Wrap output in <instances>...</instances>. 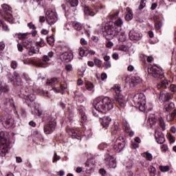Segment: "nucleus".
I'll return each instance as SVG.
<instances>
[{
  "label": "nucleus",
  "instance_id": "obj_27",
  "mask_svg": "<svg viewBox=\"0 0 176 176\" xmlns=\"http://www.w3.org/2000/svg\"><path fill=\"white\" fill-rule=\"evenodd\" d=\"M55 129L56 125H54V122L53 124H47L44 126V133L45 134H52Z\"/></svg>",
  "mask_w": 176,
  "mask_h": 176
},
{
  "label": "nucleus",
  "instance_id": "obj_40",
  "mask_svg": "<svg viewBox=\"0 0 176 176\" xmlns=\"http://www.w3.org/2000/svg\"><path fill=\"white\" fill-rule=\"evenodd\" d=\"M85 87L89 91H93L94 89V85L91 82L87 81L85 82Z\"/></svg>",
  "mask_w": 176,
  "mask_h": 176
},
{
  "label": "nucleus",
  "instance_id": "obj_42",
  "mask_svg": "<svg viewBox=\"0 0 176 176\" xmlns=\"http://www.w3.org/2000/svg\"><path fill=\"white\" fill-rule=\"evenodd\" d=\"M73 27L76 31H80L82 30V24L79 22H74Z\"/></svg>",
  "mask_w": 176,
  "mask_h": 176
},
{
  "label": "nucleus",
  "instance_id": "obj_15",
  "mask_svg": "<svg viewBox=\"0 0 176 176\" xmlns=\"http://www.w3.org/2000/svg\"><path fill=\"white\" fill-rule=\"evenodd\" d=\"M0 120L3 127L6 129H10V127H13L14 125V120L10 116H8V117H1Z\"/></svg>",
  "mask_w": 176,
  "mask_h": 176
},
{
  "label": "nucleus",
  "instance_id": "obj_8",
  "mask_svg": "<svg viewBox=\"0 0 176 176\" xmlns=\"http://www.w3.org/2000/svg\"><path fill=\"white\" fill-rule=\"evenodd\" d=\"M45 14L46 21L49 25H53V24H55L57 20H58V16L54 9L48 8L45 10Z\"/></svg>",
  "mask_w": 176,
  "mask_h": 176
},
{
  "label": "nucleus",
  "instance_id": "obj_19",
  "mask_svg": "<svg viewBox=\"0 0 176 176\" xmlns=\"http://www.w3.org/2000/svg\"><path fill=\"white\" fill-rule=\"evenodd\" d=\"M68 3L70 5V8L68 10L67 7L65 8V10L67 12H65L66 17H68V12H75L76 10V6H78V4L79 3V1L78 0H68Z\"/></svg>",
  "mask_w": 176,
  "mask_h": 176
},
{
  "label": "nucleus",
  "instance_id": "obj_62",
  "mask_svg": "<svg viewBox=\"0 0 176 176\" xmlns=\"http://www.w3.org/2000/svg\"><path fill=\"white\" fill-rule=\"evenodd\" d=\"M99 173L102 176H107V170L104 168H100Z\"/></svg>",
  "mask_w": 176,
  "mask_h": 176
},
{
  "label": "nucleus",
  "instance_id": "obj_43",
  "mask_svg": "<svg viewBox=\"0 0 176 176\" xmlns=\"http://www.w3.org/2000/svg\"><path fill=\"white\" fill-rule=\"evenodd\" d=\"M2 28L3 31H9V28L8 25H6L3 21L0 20V28Z\"/></svg>",
  "mask_w": 176,
  "mask_h": 176
},
{
  "label": "nucleus",
  "instance_id": "obj_32",
  "mask_svg": "<svg viewBox=\"0 0 176 176\" xmlns=\"http://www.w3.org/2000/svg\"><path fill=\"white\" fill-rule=\"evenodd\" d=\"M126 14L125 16V20H126V21H130L131 20H133V10H131L129 7L126 8Z\"/></svg>",
  "mask_w": 176,
  "mask_h": 176
},
{
  "label": "nucleus",
  "instance_id": "obj_21",
  "mask_svg": "<svg viewBox=\"0 0 176 176\" xmlns=\"http://www.w3.org/2000/svg\"><path fill=\"white\" fill-rule=\"evenodd\" d=\"M85 171L87 174H91L94 171V168L96 167L94 160H88L85 164Z\"/></svg>",
  "mask_w": 176,
  "mask_h": 176
},
{
  "label": "nucleus",
  "instance_id": "obj_46",
  "mask_svg": "<svg viewBox=\"0 0 176 176\" xmlns=\"http://www.w3.org/2000/svg\"><path fill=\"white\" fill-rule=\"evenodd\" d=\"M145 6H146V0H141L140 6L138 7V10H142V9L145 8Z\"/></svg>",
  "mask_w": 176,
  "mask_h": 176
},
{
  "label": "nucleus",
  "instance_id": "obj_34",
  "mask_svg": "<svg viewBox=\"0 0 176 176\" xmlns=\"http://www.w3.org/2000/svg\"><path fill=\"white\" fill-rule=\"evenodd\" d=\"M174 108H175V104L173 102H170L164 105L163 111L164 112H170Z\"/></svg>",
  "mask_w": 176,
  "mask_h": 176
},
{
  "label": "nucleus",
  "instance_id": "obj_64",
  "mask_svg": "<svg viewBox=\"0 0 176 176\" xmlns=\"http://www.w3.org/2000/svg\"><path fill=\"white\" fill-rule=\"evenodd\" d=\"M141 165L142 166V167H148V166H149V162H148L147 160L141 162Z\"/></svg>",
  "mask_w": 176,
  "mask_h": 176
},
{
  "label": "nucleus",
  "instance_id": "obj_3",
  "mask_svg": "<svg viewBox=\"0 0 176 176\" xmlns=\"http://www.w3.org/2000/svg\"><path fill=\"white\" fill-rule=\"evenodd\" d=\"M22 78L26 80L28 85H30V87H22L20 90L19 97L20 98H23V100H25L26 102H28L29 101L32 102L36 98L35 95L32 94L34 92L32 90V86H34V82L32 81V80H31V78H30L28 75L25 74L22 75Z\"/></svg>",
  "mask_w": 176,
  "mask_h": 176
},
{
  "label": "nucleus",
  "instance_id": "obj_7",
  "mask_svg": "<svg viewBox=\"0 0 176 176\" xmlns=\"http://www.w3.org/2000/svg\"><path fill=\"white\" fill-rule=\"evenodd\" d=\"M133 101L136 108H139L141 112L146 111V107L145 106V104H146V97H145L144 93L136 94L133 96Z\"/></svg>",
  "mask_w": 176,
  "mask_h": 176
},
{
  "label": "nucleus",
  "instance_id": "obj_11",
  "mask_svg": "<svg viewBox=\"0 0 176 176\" xmlns=\"http://www.w3.org/2000/svg\"><path fill=\"white\" fill-rule=\"evenodd\" d=\"M27 35H28L27 33H20L18 34V38L22 41L23 45L24 47H25V49H27V50H28L32 47L34 43L32 42L31 38L27 37Z\"/></svg>",
  "mask_w": 176,
  "mask_h": 176
},
{
  "label": "nucleus",
  "instance_id": "obj_41",
  "mask_svg": "<svg viewBox=\"0 0 176 176\" xmlns=\"http://www.w3.org/2000/svg\"><path fill=\"white\" fill-rule=\"evenodd\" d=\"M148 172L151 176H155L156 175V168H155L153 166H150L148 167Z\"/></svg>",
  "mask_w": 176,
  "mask_h": 176
},
{
  "label": "nucleus",
  "instance_id": "obj_63",
  "mask_svg": "<svg viewBox=\"0 0 176 176\" xmlns=\"http://www.w3.org/2000/svg\"><path fill=\"white\" fill-rule=\"evenodd\" d=\"M144 58H146L148 63H152L153 61V57L152 56H144Z\"/></svg>",
  "mask_w": 176,
  "mask_h": 176
},
{
  "label": "nucleus",
  "instance_id": "obj_20",
  "mask_svg": "<svg viewBox=\"0 0 176 176\" xmlns=\"http://www.w3.org/2000/svg\"><path fill=\"white\" fill-rule=\"evenodd\" d=\"M67 133H68L69 135L72 136V138H76V140H82V134L80 132H78V130H75L74 129L69 128L66 129Z\"/></svg>",
  "mask_w": 176,
  "mask_h": 176
},
{
  "label": "nucleus",
  "instance_id": "obj_58",
  "mask_svg": "<svg viewBox=\"0 0 176 176\" xmlns=\"http://www.w3.org/2000/svg\"><path fill=\"white\" fill-rule=\"evenodd\" d=\"M172 54V64L176 65V52H173Z\"/></svg>",
  "mask_w": 176,
  "mask_h": 176
},
{
  "label": "nucleus",
  "instance_id": "obj_31",
  "mask_svg": "<svg viewBox=\"0 0 176 176\" xmlns=\"http://www.w3.org/2000/svg\"><path fill=\"white\" fill-rule=\"evenodd\" d=\"M141 82H142V80L139 76H133L129 81L133 86H136L138 83H141Z\"/></svg>",
  "mask_w": 176,
  "mask_h": 176
},
{
  "label": "nucleus",
  "instance_id": "obj_55",
  "mask_svg": "<svg viewBox=\"0 0 176 176\" xmlns=\"http://www.w3.org/2000/svg\"><path fill=\"white\" fill-rule=\"evenodd\" d=\"M168 139L169 140V142L170 144H174V142H175V138H174V136L171 134L168 135Z\"/></svg>",
  "mask_w": 176,
  "mask_h": 176
},
{
  "label": "nucleus",
  "instance_id": "obj_53",
  "mask_svg": "<svg viewBox=\"0 0 176 176\" xmlns=\"http://www.w3.org/2000/svg\"><path fill=\"white\" fill-rule=\"evenodd\" d=\"M118 50H120L121 52H128L129 51V47H127L124 45H122L119 47Z\"/></svg>",
  "mask_w": 176,
  "mask_h": 176
},
{
  "label": "nucleus",
  "instance_id": "obj_5",
  "mask_svg": "<svg viewBox=\"0 0 176 176\" xmlns=\"http://www.w3.org/2000/svg\"><path fill=\"white\" fill-rule=\"evenodd\" d=\"M159 121V124L161 129L164 131L166 130V124L164 123V120L159 114V113H151L148 115L147 120V125L149 127H153V124H156V122Z\"/></svg>",
  "mask_w": 176,
  "mask_h": 176
},
{
  "label": "nucleus",
  "instance_id": "obj_6",
  "mask_svg": "<svg viewBox=\"0 0 176 176\" xmlns=\"http://www.w3.org/2000/svg\"><path fill=\"white\" fill-rule=\"evenodd\" d=\"M124 145H126V142H124L123 136H120L115 142H112L110 146V149L107 148V152H109L110 153H119V152L123 151Z\"/></svg>",
  "mask_w": 176,
  "mask_h": 176
},
{
  "label": "nucleus",
  "instance_id": "obj_14",
  "mask_svg": "<svg viewBox=\"0 0 176 176\" xmlns=\"http://www.w3.org/2000/svg\"><path fill=\"white\" fill-rule=\"evenodd\" d=\"M104 163L107 166H109V168H116V158L115 157L106 154L104 155Z\"/></svg>",
  "mask_w": 176,
  "mask_h": 176
},
{
  "label": "nucleus",
  "instance_id": "obj_35",
  "mask_svg": "<svg viewBox=\"0 0 176 176\" xmlns=\"http://www.w3.org/2000/svg\"><path fill=\"white\" fill-rule=\"evenodd\" d=\"M84 12L86 16H96V12L93 11V9L89 8L88 6L85 7Z\"/></svg>",
  "mask_w": 176,
  "mask_h": 176
},
{
  "label": "nucleus",
  "instance_id": "obj_13",
  "mask_svg": "<svg viewBox=\"0 0 176 176\" xmlns=\"http://www.w3.org/2000/svg\"><path fill=\"white\" fill-rule=\"evenodd\" d=\"M7 79H8V82H13L15 79V86H23V81L21 80V78H20V75L16 72H14V76L12 74L8 73L7 74Z\"/></svg>",
  "mask_w": 176,
  "mask_h": 176
},
{
  "label": "nucleus",
  "instance_id": "obj_50",
  "mask_svg": "<svg viewBox=\"0 0 176 176\" xmlns=\"http://www.w3.org/2000/svg\"><path fill=\"white\" fill-rule=\"evenodd\" d=\"M3 49H5V43H0V58L3 56Z\"/></svg>",
  "mask_w": 176,
  "mask_h": 176
},
{
  "label": "nucleus",
  "instance_id": "obj_45",
  "mask_svg": "<svg viewBox=\"0 0 176 176\" xmlns=\"http://www.w3.org/2000/svg\"><path fill=\"white\" fill-rule=\"evenodd\" d=\"M160 170L162 173H167V171H170V166H160Z\"/></svg>",
  "mask_w": 176,
  "mask_h": 176
},
{
  "label": "nucleus",
  "instance_id": "obj_1",
  "mask_svg": "<svg viewBox=\"0 0 176 176\" xmlns=\"http://www.w3.org/2000/svg\"><path fill=\"white\" fill-rule=\"evenodd\" d=\"M122 25H123V21L122 19L118 18L114 22L109 21L107 23H102L99 32L109 39L113 38L114 36L119 38L122 31Z\"/></svg>",
  "mask_w": 176,
  "mask_h": 176
},
{
  "label": "nucleus",
  "instance_id": "obj_38",
  "mask_svg": "<svg viewBox=\"0 0 176 176\" xmlns=\"http://www.w3.org/2000/svg\"><path fill=\"white\" fill-rule=\"evenodd\" d=\"M0 91L2 93H8L9 91V86L6 84H2V81L0 80Z\"/></svg>",
  "mask_w": 176,
  "mask_h": 176
},
{
  "label": "nucleus",
  "instance_id": "obj_16",
  "mask_svg": "<svg viewBox=\"0 0 176 176\" xmlns=\"http://www.w3.org/2000/svg\"><path fill=\"white\" fill-rule=\"evenodd\" d=\"M169 85H170V81L168 80H164L157 85V88L162 89V87L164 89H167V87H169V90L170 93H176V85H170L169 86Z\"/></svg>",
  "mask_w": 176,
  "mask_h": 176
},
{
  "label": "nucleus",
  "instance_id": "obj_48",
  "mask_svg": "<svg viewBox=\"0 0 176 176\" xmlns=\"http://www.w3.org/2000/svg\"><path fill=\"white\" fill-rule=\"evenodd\" d=\"M79 55L81 57H83L84 56H87V50L83 49V48H80L79 49Z\"/></svg>",
  "mask_w": 176,
  "mask_h": 176
},
{
  "label": "nucleus",
  "instance_id": "obj_4",
  "mask_svg": "<svg viewBox=\"0 0 176 176\" xmlns=\"http://www.w3.org/2000/svg\"><path fill=\"white\" fill-rule=\"evenodd\" d=\"M111 89L113 90L116 93L114 96L115 101L118 104L120 108H124V107H126V98L122 95V87H120V85L116 84Z\"/></svg>",
  "mask_w": 176,
  "mask_h": 176
},
{
  "label": "nucleus",
  "instance_id": "obj_52",
  "mask_svg": "<svg viewBox=\"0 0 176 176\" xmlns=\"http://www.w3.org/2000/svg\"><path fill=\"white\" fill-rule=\"evenodd\" d=\"M54 37L51 36L47 38V42L49 45H53L54 43Z\"/></svg>",
  "mask_w": 176,
  "mask_h": 176
},
{
  "label": "nucleus",
  "instance_id": "obj_26",
  "mask_svg": "<svg viewBox=\"0 0 176 176\" xmlns=\"http://www.w3.org/2000/svg\"><path fill=\"white\" fill-rule=\"evenodd\" d=\"M78 111L80 115L81 123L87 122V116H86V108L83 106H79Z\"/></svg>",
  "mask_w": 176,
  "mask_h": 176
},
{
  "label": "nucleus",
  "instance_id": "obj_36",
  "mask_svg": "<svg viewBox=\"0 0 176 176\" xmlns=\"http://www.w3.org/2000/svg\"><path fill=\"white\" fill-rule=\"evenodd\" d=\"M142 156L148 162H152L153 159V155H152V154L148 151L142 153Z\"/></svg>",
  "mask_w": 176,
  "mask_h": 176
},
{
  "label": "nucleus",
  "instance_id": "obj_51",
  "mask_svg": "<svg viewBox=\"0 0 176 176\" xmlns=\"http://www.w3.org/2000/svg\"><path fill=\"white\" fill-rule=\"evenodd\" d=\"M57 82H58V78H53L50 80H48L47 81V85H52L53 83H57Z\"/></svg>",
  "mask_w": 176,
  "mask_h": 176
},
{
  "label": "nucleus",
  "instance_id": "obj_28",
  "mask_svg": "<svg viewBox=\"0 0 176 176\" xmlns=\"http://www.w3.org/2000/svg\"><path fill=\"white\" fill-rule=\"evenodd\" d=\"M44 120H46L49 124H53L54 123V126H56V118L52 116L51 113L45 114L44 116Z\"/></svg>",
  "mask_w": 176,
  "mask_h": 176
},
{
  "label": "nucleus",
  "instance_id": "obj_25",
  "mask_svg": "<svg viewBox=\"0 0 176 176\" xmlns=\"http://www.w3.org/2000/svg\"><path fill=\"white\" fill-rule=\"evenodd\" d=\"M9 133L6 131H0V141L1 144H14V142H11L10 140H8Z\"/></svg>",
  "mask_w": 176,
  "mask_h": 176
},
{
  "label": "nucleus",
  "instance_id": "obj_44",
  "mask_svg": "<svg viewBox=\"0 0 176 176\" xmlns=\"http://www.w3.org/2000/svg\"><path fill=\"white\" fill-rule=\"evenodd\" d=\"M163 26V23L162 21L156 20L155 21V27L157 30H160L162 27Z\"/></svg>",
  "mask_w": 176,
  "mask_h": 176
},
{
  "label": "nucleus",
  "instance_id": "obj_9",
  "mask_svg": "<svg viewBox=\"0 0 176 176\" xmlns=\"http://www.w3.org/2000/svg\"><path fill=\"white\" fill-rule=\"evenodd\" d=\"M54 57V52L50 51L49 52L47 55H44L42 59H38L36 60V64L37 67H42L45 68L47 67L49 64V61L52 60V58Z\"/></svg>",
  "mask_w": 176,
  "mask_h": 176
},
{
  "label": "nucleus",
  "instance_id": "obj_17",
  "mask_svg": "<svg viewBox=\"0 0 176 176\" xmlns=\"http://www.w3.org/2000/svg\"><path fill=\"white\" fill-rule=\"evenodd\" d=\"M12 146H13V143H1L0 156H1V157H5V156H6V153H8V151H9Z\"/></svg>",
  "mask_w": 176,
  "mask_h": 176
},
{
  "label": "nucleus",
  "instance_id": "obj_33",
  "mask_svg": "<svg viewBox=\"0 0 176 176\" xmlns=\"http://www.w3.org/2000/svg\"><path fill=\"white\" fill-rule=\"evenodd\" d=\"M29 56H33L34 54H38L39 53V47H34L32 45L28 50Z\"/></svg>",
  "mask_w": 176,
  "mask_h": 176
},
{
  "label": "nucleus",
  "instance_id": "obj_49",
  "mask_svg": "<svg viewBox=\"0 0 176 176\" xmlns=\"http://www.w3.org/2000/svg\"><path fill=\"white\" fill-rule=\"evenodd\" d=\"M65 89H67V85H60V89H58L57 88H53L52 90L54 93H60V91H61V90H65Z\"/></svg>",
  "mask_w": 176,
  "mask_h": 176
},
{
  "label": "nucleus",
  "instance_id": "obj_10",
  "mask_svg": "<svg viewBox=\"0 0 176 176\" xmlns=\"http://www.w3.org/2000/svg\"><path fill=\"white\" fill-rule=\"evenodd\" d=\"M148 72L149 75H151L153 78H157L158 79H163V78H164L163 69L156 65L148 67Z\"/></svg>",
  "mask_w": 176,
  "mask_h": 176
},
{
  "label": "nucleus",
  "instance_id": "obj_24",
  "mask_svg": "<svg viewBox=\"0 0 176 176\" xmlns=\"http://www.w3.org/2000/svg\"><path fill=\"white\" fill-rule=\"evenodd\" d=\"M155 138L157 144H164V142H166L164 135H163V133L157 131V129H156L155 131Z\"/></svg>",
  "mask_w": 176,
  "mask_h": 176
},
{
  "label": "nucleus",
  "instance_id": "obj_18",
  "mask_svg": "<svg viewBox=\"0 0 176 176\" xmlns=\"http://www.w3.org/2000/svg\"><path fill=\"white\" fill-rule=\"evenodd\" d=\"M131 41H140L142 38V34L138 30H132L129 34Z\"/></svg>",
  "mask_w": 176,
  "mask_h": 176
},
{
  "label": "nucleus",
  "instance_id": "obj_59",
  "mask_svg": "<svg viewBox=\"0 0 176 176\" xmlns=\"http://www.w3.org/2000/svg\"><path fill=\"white\" fill-rule=\"evenodd\" d=\"M85 71H86V68H85V67L79 69H78V75H80V76H83L85 75Z\"/></svg>",
  "mask_w": 176,
  "mask_h": 176
},
{
  "label": "nucleus",
  "instance_id": "obj_39",
  "mask_svg": "<svg viewBox=\"0 0 176 176\" xmlns=\"http://www.w3.org/2000/svg\"><path fill=\"white\" fill-rule=\"evenodd\" d=\"M175 116H176V109L174 111V112L173 113L168 114L166 116L167 122H173V120H174Z\"/></svg>",
  "mask_w": 176,
  "mask_h": 176
},
{
  "label": "nucleus",
  "instance_id": "obj_22",
  "mask_svg": "<svg viewBox=\"0 0 176 176\" xmlns=\"http://www.w3.org/2000/svg\"><path fill=\"white\" fill-rule=\"evenodd\" d=\"M60 58L62 61H65V63H69L74 58V54L71 52H63L60 54Z\"/></svg>",
  "mask_w": 176,
  "mask_h": 176
},
{
  "label": "nucleus",
  "instance_id": "obj_47",
  "mask_svg": "<svg viewBox=\"0 0 176 176\" xmlns=\"http://www.w3.org/2000/svg\"><path fill=\"white\" fill-rule=\"evenodd\" d=\"M94 64L96 67H98V68H101V67H102V61L98 58L94 59Z\"/></svg>",
  "mask_w": 176,
  "mask_h": 176
},
{
  "label": "nucleus",
  "instance_id": "obj_37",
  "mask_svg": "<svg viewBox=\"0 0 176 176\" xmlns=\"http://www.w3.org/2000/svg\"><path fill=\"white\" fill-rule=\"evenodd\" d=\"M108 149H111L110 146H108V144L107 143H100L98 145V150L99 151H107Z\"/></svg>",
  "mask_w": 176,
  "mask_h": 176
},
{
  "label": "nucleus",
  "instance_id": "obj_54",
  "mask_svg": "<svg viewBox=\"0 0 176 176\" xmlns=\"http://www.w3.org/2000/svg\"><path fill=\"white\" fill-rule=\"evenodd\" d=\"M84 135L85 137H91V135H93V133L91 132V131L90 129H88L87 131L85 130Z\"/></svg>",
  "mask_w": 176,
  "mask_h": 176
},
{
  "label": "nucleus",
  "instance_id": "obj_23",
  "mask_svg": "<svg viewBox=\"0 0 176 176\" xmlns=\"http://www.w3.org/2000/svg\"><path fill=\"white\" fill-rule=\"evenodd\" d=\"M100 122L102 126V129L107 130L108 127H109L111 122H112V118L108 116H105L102 118H100Z\"/></svg>",
  "mask_w": 176,
  "mask_h": 176
},
{
  "label": "nucleus",
  "instance_id": "obj_61",
  "mask_svg": "<svg viewBox=\"0 0 176 176\" xmlns=\"http://www.w3.org/2000/svg\"><path fill=\"white\" fill-rule=\"evenodd\" d=\"M104 68L105 69H108V68H111V62L107 61L104 63Z\"/></svg>",
  "mask_w": 176,
  "mask_h": 176
},
{
  "label": "nucleus",
  "instance_id": "obj_30",
  "mask_svg": "<svg viewBox=\"0 0 176 176\" xmlns=\"http://www.w3.org/2000/svg\"><path fill=\"white\" fill-rule=\"evenodd\" d=\"M170 98V94L168 93H160L159 100L161 102H164V101H168Z\"/></svg>",
  "mask_w": 176,
  "mask_h": 176
},
{
  "label": "nucleus",
  "instance_id": "obj_56",
  "mask_svg": "<svg viewBox=\"0 0 176 176\" xmlns=\"http://www.w3.org/2000/svg\"><path fill=\"white\" fill-rule=\"evenodd\" d=\"M36 46H39V47H43V46H45V40L41 38L40 41L36 43Z\"/></svg>",
  "mask_w": 176,
  "mask_h": 176
},
{
  "label": "nucleus",
  "instance_id": "obj_60",
  "mask_svg": "<svg viewBox=\"0 0 176 176\" xmlns=\"http://www.w3.org/2000/svg\"><path fill=\"white\" fill-rule=\"evenodd\" d=\"M60 160V156L57 155L56 153L54 154V158H53V163H56V162H58Z\"/></svg>",
  "mask_w": 176,
  "mask_h": 176
},
{
  "label": "nucleus",
  "instance_id": "obj_29",
  "mask_svg": "<svg viewBox=\"0 0 176 176\" xmlns=\"http://www.w3.org/2000/svg\"><path fill=\"white\" fill-rule=\"evenodd\" d=\"M4 104L6 105H10L11 107H13L14 109V113L17 115V116L19 117V113H17V111H16V105H14V102H13V99L12 98H5L4 99Z\"/></svg>",
  "mask_w": 176,
  "mask_h": 176
},
{
  "label": "nucleus",
  "instance_id": "obj_57",
  "mask_svg": "<svg viewBox=\"0 0 176 176\" xmlns=\"http://www.w3.org/2000/svg\"><path fill=\"white\" fill-rule=\"evenodd\" d=\"M89 54V56H94L96 54V51L92 50L90 48L87 49V56Z\"/></svg>",
  "mask_w": 176,
  "mask_h": 176
},
{
  "label": "nucleus",
  "instance_id": "obj_12",
  "mask_svg": "<svg viewBox=\"0 0 176 176\" xmlns=\"http://www.w3.org/2000/svg\"><path fill=\"white\" fill-rule=\"evenodd\" d=\"M1 8L5 13H6V15L4 16L5 20L8 21L10 24H13L14 21H13V15H12V7L9 6L8 4H3L1 5Z\"/></svg>",
  "mask_w": 176,
  "mask_h": 176
},
{
  "label": "nucleus",
  "instance_id": "obj_2",
  "mask_svg": "<svg viewBox=\"0 0 176 176\" xmlns=\"http://www.w3.org/2000/svg\"><path fill=\"white\" fill-rule=\"evenodd\" d=\"M92 113L95 118H99L100 113H105L108 111L113 109V100L109 97L97 98L94 100Z\"/></svg>",
  "mask_w": 176,
  "mask_h": 176
}]
</instances>
